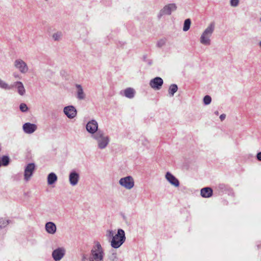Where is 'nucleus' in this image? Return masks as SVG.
Instances as JSON below:
<instances>
[{
  "label": "nucleus",
  "mask_w": 261,
  "mask_h": 261,
  "mask_svg": "<svg viewBox=\"0 0 261 261\" xmlns=\"http://www.w3.org/2000/svg\"><path fill=\"white\" fill-rule=\"evenodd\" d=\"M95 245L91 251L89 257V261H102L104 257L103 249L98 242H95Z\"/></svg>",
  "instance_id": "f257e3e1"
},
{
  "label": "nucleus",
  "mask_w": 261,
  "mask_h": 261,
  "mask_svg": "<svg viewBox=\"0 0 261 261\" xmlns=\"http://www.w3.org/2000/svg\"><path fill=\"white\" fill-rule=\"evenodd\" d=\"M92 137L97 141L98 147L100 149L106 148L110 142L109 137L101 130H98Z\"/></svg>",
  "instance_id": "f03ea898"
},
{
  "label": "nucleus",
  "mask_w": 261,
  "mask_h": 261,
  "mask_svg": "<svg viewBox=\"0 0 261 261\" xmlns=\"http://www.w3.org/2000/svg\"><path fill=\"white\" fill-rule=\"evenodd\" d=\"M125 240L124 231L122 229H118L117 233L112 238L111 241V245L112 248L117 249L124 243Z\"/></svg>",
  "instance_id": "7ed1b4c3"
},
{
  "label": "nucleus",
  "mask_w": 261,
  "mask_h": 261,
  "mask_svg": "<svg viewBox=\"0 0 261 261\" xmlns=\"http://www.w3.org/2000/svg\"><path fill=\"white\" fill-rule=\"evenodd\" d=\"M215 29V23L211 22L208 26L204 30L200 38V42L204 45L211 44L210 38Z\"/></svg>",
  "instance_id": "20e7f679"
},
{
  "label": "nucleus",
  "mask_w": 261,
  "mask_h": 261,
  "mask_svg": "<svg viewBox=\"0 0 261 261\" xmlns=\"http://www.w3.org/2000/svg\"><path fill=\"white\" fill-rule=\"evenodd\" d=\"M119 184L125 189L130 190L134 186V180L130 176H127L120 179Z\"/></svg>",
  "instance_id": "39448f33"
},
{
  "label": "nucleus",
  "mask_w": 261,
  "mask_h": 261,
  "mask_svg": "<svg viewBox=\"0 0 261 261\" xmlns=\"http://www.w3.org/2000/svg\"><path fill=\"white\" fill-rule=\"evenodd\" d=\"M177 7L175 4H169L165 6L162 9H161L158 15L159 18L165 15H170L172 11L176 10Z\"/></svg>",
  "instance_id": "423d86ee"
},
{
  "label": "nucleus",
  "mask_w": 261,
  "mask_h": 261,
  "mask_svg": "<svg viewBox=\"0 0 261 261\" xmlns=\"http://www.w3.org/2000/svg\"><path fill=\"white\" fill-rule=\"evenodd\" d=\"M14 65L22 73H26L29 70L27 64L21 59L16 60L14 61Z\"/></svg>",
  "instance_id": "0eeeda50"
},
{
  "label": "nucleus",
  "mask_w": 261,
  "mask_h": 261,
  "mask_svg": "<svg viewBox=\"0 0 261 261\" xmlns=\"http://www.w3.org/2000/svg\"><path fill=\"white\" fill-rule=\"evenodd\" d=\"M66 250L63 247H59L52 252V257L55 261H60L64 256Z\"/></svg>",
  "instance_id": "6e6552de"
},
{
  "label": "nucleus",
  "mask_w": 261,
  "mask_h": 261,
  "mask_svg": "<svg viewBox=\"0 0 261 261\" xmlns=\"http://www.w3.org/2000/svg\"><path fill=\"white\" fill-rule=\"evenodd\" d=\"M35 169L34 163L28 164L24 168V178L26 181H28L32 176Z\"/></svg>",
  "instance_id": "1a4fd4ad"
},
{
  "label": "nucleus",
  "mask_w": 261,
  "mask_h": 261,
  "mask_svg": "<svg viewBox=\"0 0 261 261\" xmlns=\"http://www.w3.org/2000/svg\"><path fill=\"white\" fill-rule=\"evenodd\" d=\"M64 114L69 119L74 118L76 115V110L73 106H68L63 109Z\"/></svg>",
  "instance_id": "9d476101"
},
{
  "label": "nucleus",
  "mask_w": 261,
  "mask_h": 261,
  "mask_svg": "<svg viewBox=\"0 0 261 261\" xmlns=\"http://www.w3.org/2000/svg\"><path fill=\"white\" fill-rule=\"evenodd\" d=\"M163 84V80L160 77H156L149 82L150 86L154 90H160Z\"/></svg>",
  "instance_id": "9b49d317"
},
{
  "label": "nucleus",
  "mask_w": 261,
  "mask_h": 261,
  "mask_svg": "<svg viewBox=\"0 0 261 261\" xmlns=\"http://www.w3.org/2000/svg\"><path fill=\"white\" fill-rule=\"evenodd\" d=\"M86 129L90 134H95L98 130V123L95 120L90 121L86 125Z\"/></svg>",
  "instance_id": "f8f14e48"
},
{
  "label": "nucleus",
  "mask_w": 261,
  "mask_h": 261,
  "mask_svg": "<svg viewBox=\"0 0 261 261\" xmlns=\"http://www.w3.org/2000/svg\"><path fill=\"white\" fill-rule=\"evenodd\" d=\"M22 128L25 133L31 134L37 130V126L35 124L27 122L23 125Z\"/></svg>",
  "instance_id": "ddd939ff"
},
{
  "label": "nucleus",
  "mask_w": 261,
  "mask_h": 261,
  "mask_svg": "<svg viewBox=\"0 0 261 261\" xmlns=\"http://www.w3.org/2000/svg\"><path fill=\"white\" fill-rule=\"evenodd\" d=\"M166 179L173 186L177 187L179 186V181L170 172H167L165 175Z\"/></svg>",
  "instance_id": "4468645a"
},
{
  "label": "nucleus",
  "mask_w": 261,
  "mask_h": 261,
  "mask_svg": "<svg viewBox=\"0 0 261 261\" xmlns=\"http://www.w3.org/2000/svg\"><path fill=\"white\" fill-rule=\"evenodd\" d=\"M120 94L128 98L132 99L135 96V91L132 88H127L125 90L121 91Z\"/></svg>",
  "instance_id": "2eb2a0df"
},
{
  "label": "nucleus",
  "mask_w": 261,
  "mask_h": 261,
  "mask_svg": "<svg viewBox=\"0 0 261 261\" xmlns=\"http://www.w3.org/2000/svg\"><path fill=\"white\" fill-rule=\"evenodd\" d=\"M45 228L47 233L54 234L57 230L56 224L52 222H48L45 224Z\"/></svg>",
  "instance_id": "dca6fc26"
},
{
  "label": "nucleus",
  "mask_w": 261,
  "mask_h": 261,
  "mask_svg": "<svg viewBox=\"0 0 261 261\" xmlns=\"http://www.w3.org/2000/svg\"><path fill=\"white\" fill-rule=\"evenodd\" d=\"M69 181L72 186H75L77 184L79 175L75 171H72L69 176Z\"/></svg>",
  "instance_id": "f3484780"
},
{
  "label": "nucleus",
  "mask_w": 261,
  "mask_h": 261,
  "mask_svg": "<svg viewBox=\"0 0 261 261\" xmlns=\"http://www.w3.org/2000/svg\"><path fill=\"white\" fill-rule=\"evenodd\" d=\"M200 194L202 197L204 198L211 197L213 195V190L210 187L202 188L201 190Z\"/></svg>",
  "instance_id": "a211bd4d"
},
{
  "label": "nucleus",
  "mask_w": 261,
  "mask_h": 261,
  "mask_svg": "<svg viewBox=\"0 0 261 261\" xmlns=\"http://www.w3.org/2000/svg\"><path fill=\"white\" fill-rule=\"evenodd\" d=\"M14 85L16 87L18 93L23 96L25 93V90L22 82L18 81L14 83Z\"/></svg>",
  "instance_id": "6ab92c4d"
},
{
  "label": "nucleus",
  "mask_w": 261,
  "mask_h": 261,
  "mask_svg": "<svg viewBox=\"0 0 261 261\" xmlns=\"http://www.w3.org/2000/svg\"><path fill=\"white\" fill-rule=\"evenodd\" d=\"M58 179L57 176L54 172L50 173L47 176V184L49 185L54 184Z\"/></svg>",
  "instance_id": "aec40b11"
},
{
  "label": "nucleus",
  "mask_w": 261,
  "mask_h": 261,
  "mask_svg": "<svg viewBox=\"0 0 261 261\" xmlns=\"http://www.w3.org/2000/svg\"><path fill=\"white\" fill-rule=\"evenodd\" d=\"M108 259L109 261H118V257L117 253L115 250H111L108 255Z\"/></svg>",
  "instance_id": "412c9836"
},
{
  "label": "nucleus",
  "mask_w": 261,
  "mask_h": 261,
  "mask_svg": "<svg viewBox=\"0 0 261 261\" xmlns=\"http://www.w3.org/2000/svg\"><path fill=\"white\" fill-rule=\"evenodd\" d=\"M178 90V87L176 84H172L170 86L169 88V94L170 96H173L175 93L177 92Z\"/></svg>",
  "instance_id": "4be33fe9"
},
{
  "label": "nucleus",
  "mask_w": 261,
  "mask_h": 261,
  "mask_svg": "<svg viewBox=\"0 0 261 261\" xmlns=\"http://www.w3.org/2000/svg\"><path fill=\"white\" fill-rule=\"evenodd\" d=\"M13 86L11 85H9L8 84H7L6 82H5L4 81L2 80L1 79H0V88L8 90H10L12 88Z\"/></svg>",
  "instance_id": "5701e85b"
},
{
  "label": "nucleus",
  "mask_w": 261,
  "mask_h": 261,
  "mask_svg": "<svg viewBox=\"0 0 261 261\" xmlns=\"http://www.w3.org/2000/svg\"><path fill=\"white\" fill-rule=\"evenodd\" d=\"M62 32L61 31H58L53 34L52 38L54 41H59L62 39Z\"/></svg>",
  "instance_id": "b1692460"
},
{
  "label": "nucleus",
  "mask_w": 261,
  "mask_h": 261,
  "mask_svg": "<svg viewBox=\"0 0 261 261\" xmlns=\"http://www.w3.org/2000/svg\"><path fill=\"white\" fill-rule=\"evenodd\" d=\"M1 161V166H7L9 164L10 160L8 155H3L2 157Z\"/></svg>",
  "instance_id": "393cba45"
},
{
  "label": "nucleus",
  "mask_w": 261,
  "mask_h": 261,
  "mask_svg": "<svg viewBox=\"0 0 261 261\" xmlns=\"http://www.w3.org/2000/svg\"><path fill=\"white\" fill-rule=\"evenodd\" d=\"M191 20L189 18L186 19L184 23L183 31L186 32L188 31L191 25Z\"/></svg>",
  "instance_id": "a878e982"
},
{
  "label": "nucleus",
  "mask_w": 261,
  "mask_h": 261,
  "mask_svg": "<svg viewBox=\"0 0 261 261\" xmlns=\"http://www.w3.org/2000/svg\"><path fill=\"white\" fill-rule=\"evenodd\" d=\"M9 223L8 220H6L3 218H0V228L6 227Z\"/></svg>",
  "instance_id": "bb28decb"
},
{
  "label": "nucleus",
  "mask_w": 261,
  "mask_h": 261,
  "mask_svg": "<svg viewBox=\"0 0 261 261\" xmlns=\"http://www.w3.org/2000/svg\"><path fill=\"white\" fill-rule=\"evenodd\" d=\"M203 103L205 105H208L210 104V103L212 101L211 97L210 96H209V95H205L203 97Z\"/></svg>",
  "instance_id": "cd10ccee"
},
{
  "label": "nucleus",
  "mask_w": 261,
  "mask_h": 261,
  "mask_svg": "<svg viewBox=\"0 0 261 261\" xmlns=\"http://www.w3.org/2000/svg\"><path fill=\"white\" fill-rule=\"evenodd\" d=\"M19 109L22 112H26L28 110V106L24 103H22L20 105Z\"/></svg>",
  "instance_id": "c85d7f7f"
},
{
  "label": "nucleus",
  "mask_w": 261,
  "mask_h": 261,
  "mask_svg": "<svg viewBox=\"0 0 261 261\" xmlns=\"http://www.w3.org/2000/svg\"><path fill=\"white\" fill-rule=\"evenodd\" d=\"M166 43V40L165 39H161L159 40L156 44V46L158 47H162Z\"/></svg>",
  "instance_id": "c756f323"
},
{
  "label": "nucleus",
  "mask_w": 261,
  "mask_h": 261,
  "mask_svg": "<svg viewBox=\"0 0 261 261\" xmlns=\"http://www.w3.org/2000/svg\"><path fill=\"white\" fill-rule=\"evenodd\" d=\"M114 231L112 230H108L107 231L106 236L108 238H112L114 236Z\"/></svg>",
  "instance_id": "7c9ffc66"
},
{
  "label": "nucleus",
  "mask_w": 261,
  "mask_h": 261,
  "mask_svg": "<svg viewBox=\"0 0 261 261\" xmlns=\"http://www.w3.org/2000/svg\"><path fill=\"white\" fill-rule=\"evenodd\" d=\"M239 0H230V4L232 7H237L239 5Z\"/></svg>",
  "instance_id": "2f4dec72"
},
{
  "label": "nucleus",
  "mask_w": 261,
  "mask_h": 261,
  "mask_svg": "<svg viewBox=\"0 0 261 261\" xmlns=\"http://www.w3.org/2000/svg\"><path fill=\"white\" fill-rule=\"evenodd\" d=\"M77 87L78 88V98L79 99H82V86L80 85H77Z\"/></svg>",
  "instance_id": "473e14b6"
},
{
  "label": "nucleus",
  "mask_w": 261,
  "mask_h": 261,
  "mask_svg": "<svg viewBox=\"0 0 261 261\" xmlns=\"http://www.w3.org/2000/svg\"><path fill=\"white\" fill-rule=\"evenodd\" d=\"M149 142L148 141V140L146 139H144L143 140H142V144L144 146H147Z\"/></svg>",
  "instance_id": "72a5a7b5"
},
{
  "label": "nucleus",
  "mask_w": 261,
  "mask_h": 261,
  "mask_svg": "<svg viewBox=\"0 0 261 261\" xmlns=\"http://www.w3.org/2000/svg\"><path fill=\"white\" fill-rule=\"evenodd\" d=\"M226 118V115L224 114H222L220 116V119L221 121H223Z\"/></svg>",
  "instance_id": "f704fd0d"
},
{
  "label": "nucleus",
  "mask_w": 261,
  "mask_h": 261,
  "mask_svg": "<svg viewBox=\"0 0 261 261\" xmlns=\"http://www.w3.org/2000/svg\"><path fill=\"white\" fill-rule=\"evenodd\" d=\"M256 158L258 161H261V152L257 153L256 155Z\"/></svg>",
  "instance_id": "c9c22d12"
},
{
  "label": "nucleus",
  "mask_w": 261,
  "mask_h": 261,
  "mask_svg": "<svg viewBox=\"0 0 261 261\" xmlns=\"http://www.w3.org/2000/svg\"><path fill=\"white\" fill-rule=\"evenodd\" d=\"M143 60L145 62L147 61V56L146 55H144L143 56Z\"/></svg>",
  "instance_id": "e433bc0d"
},
{
  "label": "nucleus",
  "mask_w": 261,
  "mask_h": 261,
  "mask_svg": "<svg viewBox=\"0 0 261 261\" xmlns=\"http://www.w3.org/2000/svg\"><path fill=\"white\" fill-rule=\"evenodd\" d=\"M146 62L148 63V64L149 65H151V64H152V61H151V60H147V61H146Z\"/></svg>",
  "instance_id": "4c0bfd02"
},
{
  "label": "nucleus",
  "mask_w": 261,
  "mask_h": 261,
  "mask_svg": "<svg viewBox=\"0 0 261 261\" xmlns=\"http://www.w3.org/2000/svg\"><path fill=\"white\" fill-rule=\"evenodd\" d=\"M14 76L16 78H18L19 77V75L18 74H16V73H14L13 74Z\"/></svg>",
  "instance_id": "58836bf2"
},
{
  "label": "nucleus",
  "mask_w": 261,
  "mask_h": 261,
  "mask_svg": "<svg viewBox=\"0 0 261 261\" xmlns=\"http://www.w3.org/2000/svg\"><path fill=\"white\" fill-rule=\"evenodd\" d=\"M214 113H215V114L216 115H219V112H218V111H215Z\"/></svg>",
  "instance_id": "ea45409f"
},
{
  "label": "nucleus",
  "mask_w": 261,
  "mask_h": 261,
  "mask_svg": "<svg viewBox=\"0 0 261 261\" xmlns=\"http://www.w3.org/2000/svg\"><path fill=\"white\" fill-rule=\"evenodd\" d=\"M259 45L260 47L261 48V41L259 43Z\"/></svg>",
  "instance_id": "a19ab883"
},
{
  "label": "nucleus",
  "mask_w": 261,
  "mask_h": 261,
  "mask_svg": "<svg viewBox=\"0 0 261 261\" xmlns=\"http://www.w3.org/2000/svg\"><path fill=\"white\" fill-rule=\"evenodd\" d=\"M123 219H125V217L124 216H123Z\"/></svg>",
  "instance_id": "79ce46f5"
},
{
  "label": "nucleus",
  "mask_w": 261,
  "mask_h": 261,
  "mask_svg": "<svg viewBox=\"0 0 261 261\" xmlns=\"http://www.w3.org/2000/svg\"><path fill=\"white\" fill-rule=\"evenodd\" d=\"M82 97H83V98H84V96L83 95L82 96Z\"/></svg>",
  "instance_id": "37998d69"
},
{
  "label": "nucleus",
  "mask_w": 261,
  "mask_h": 261,
  "mask_svg": "<svg viewBox=\"0 0 261 261\" xmlns=\"http://www.w3.org/2000/svg\"><path fill=\"white\" fill-rule=\"evenodd\" d=\"M260 20L261 21V18L260 19Z\"/></svg>",
  "instance_id": "c03bdc74"
}]
</instances>
